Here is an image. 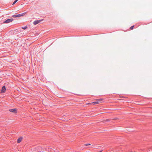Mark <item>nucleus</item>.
Returning a JSON list of instances; mask_svg holds the SVG:
<instances>
[{
  "label": "nucleus",
  "mask_w": 152,
  "mask_h": 152,
  "mask_svg": "<svg viewBox=\"0 0 152 152\" xmlns=\"http://www.w3.org/2000/svg\"><path fill=\"white\" fill-rule=\"evenodd\" d=\"M103 100V99H97L96 100V102H92V103H91V104H99V103H100V102L102 101Z\"/></svg>",
  "instance_id": "1"
},
{
  "label": "nucleus",
  "mask_w": 152,
  "mask_h": 152,
  "mask_svg": "<svg viewBox=\"0 0 152 152\" xmlns=\"http://www.w3.org/2000/svg\"><path fill=\"white\" fill-rule=\"evenodd\" d=\"M24 15V13H23L22 14H18V15H13V18L19 17L21 16H23V15Z\"/></svg>",
  "instance_id": "2"
},
{
  "label": "nucleus",
  "mask_w": 152,
  "mask_h": 152,
  "mask_svg": "<svg viewBox=\"0 0 152 152\" xmlns=\"http://www.w3.org/2000/svg\"><path fill=\"white\" fill-rule=\"evenodd\" d=\"M13 20V19L12 18H10L9 19H7L5 21H4V23H9L12 21Z\"/></svg>",
  "instance_id": "3"
},
{
  "label": "nucleus",
  "mask_w": 152,
  "mask_h": 152,
  "mask_svg": "<svg viewBox=\"0 0 152 152\" xmlns=\"http://www.w3.org/2000/svg\"><path fill=\"white\" fill-rule=\"evenodd\" d=\"M6 90V89L5 86H4L2 87L1 89V93H4L5 92Z\"/></svg>",
  "instance_id": "4"
},
{
  "label": "nucleus",
  "mask_w": 152,
  "mask_h": 152,
  "mask_svg": "<svg viewBox=\"0 0 152 152\" xmlns=\"http://www.w3.org/2000/svg\"><path fill=\"white\" fill-rule=\"evenodd\" d=\"M9 111L10 112H13L14 113H16L17 112V110H16L15 109H11L9 110Z\"/></svg>",
  "instance_id": "5"
},
{
  "label": "nucleus",
  "mask_w": 152,
  "mask_h": 152,
  "mask_svg": "<svg viewBox=\"0 0 152 152\" xmlns=\"http://www.w3.org/2000/svg\"><path fill=\"white\" fill-rule=\"evenodd\" d=\"M41 20H36V21H35L33 23H34V25H36L38 23H39L40 22Z\"/></svg>",
  "instance_id": "6"
},
{
  "label": "nucleus",
  "mask_w": 152,
  "mask_h": 152,
  "mask_svg": "<svg viewBox=\"0 0 152 152\" xmlns=\"http://www.w3.org/2000/svg\"><path fill=\"white\" fill-rule=\"evenodd\" d=\"M22 137L19 138L18 139V140H17L18 143H19L20 142H21V141H22Z\"/></svg>",
  "instance_id": "7"
},
{
  "label": "nucleus",
  "mask_w": 152,
  "mask_h": 152,
  "mask_svg": "<svg viewBox=\"0 0 152 152\" xmlns=\"http://www.w3.org/2000/svg\"><path fill=\"white\" fill-rule=\"evenodd\" d=\"M134 27V26H131L130 28V29L131 30H132L133 28Z\"/></svg>",
  "instance_id": "8"
},
{
  "label": "nucleus",
  "mask_w": 152,
  "mask_h": 152,
  "mask_svg": "<svg viewBox=\"0 0 152 152\" xmlns=\"http://www.w3.org/2000/svg\"><path fill=\"white\" fill-rule=\"evenodd\" d=\"M91 145V144H90V143L86 144H85V145H86V146H87V145Z\"/></svg>",
  "instance_id": "9"
},
{
  "label": "nucleus",
  "mask_w": 152,
  "mask_h": 152,
  "mask_svg": "<svg viewBox=\"0 0 152 152\" xmlns=\"http://www.w3.org/2000/svg\"><path fill=\"white\" fill-rule=\"evenodd\" d=\"M27 28V26H25L24 27H22V28L25 29H26Z\"/></svg>",
  "instance_id": "10"
},
{
  "label": "nucleus",
  "mask_w": 152,
  "mask_h": 152,
  "mask_svg": "<svg viewBox=\"0 0 152 152\" xmlns=\"http://www.w3.org/2000/svg\"><path fill=\"white\" fill-rule=\"evenodd\" d=\"M110 121V119H107L106 120V121Z\"/></svg>",
  "instance_id": "11"
},
{
  "label": "nucleus",
  "mask_w": 152,
  "mask_h": 152,
  "mask_svg": "<svg viewBox=\"0 0 152 152\" xmlns=\"http://www.w3.org/2000/svg\"><path fill=\"white\" fill-rule=\"evenodd\" d=\"M16 2L15 1L12 4L13 5Z\"/></svg>",
  "instance_id": "12"
},
{
  "label": "nucleus",
  "mask_w": 152,
  "mask_h": 152,
  "mask_svg": "<svg viewBox=\"0 0 152 152\" xmlns=\"http://www.w3.org/2000/svg\"><path fill=\"white\" fill-rule=\"evenodd\" d=\"M18 1V0H16L15 1L16 2H17Z\"/></svg>",
  "instance_id": "13"
},
{
  "label": "nucleus",
  "mask_w": 152,
  "mask_h": 152,
  "mask_svg": "<svg viewBox=\"0 0 152 152\" xmlns=\"http://www.w3.org/2000/svg\"><path fill=\"white\" fill-rule=\"evenodd\" d=\"M18 1V0H16L15 1L16 2H17Z\"/></svg>",
  "instance_id": "14"
},
{
  "label": "nucleus",
  "mask_w": 152,
  "mask_h": 152,
  "mask_svg": "<svg viewBox=\"0 0 152 152\" xmlns=\"http://www.w3.org/2000/svg\"><path fill=\"white\" fill-rule=\"evenodd\" d=\"M91 103H87V104H91Z\"/></svg>",
  "instance_id": "15"
},
{
  "label": "nucleus",
  "mask_w": 152,
  "mask_h": 152,
  "mask_svg": "<svg viewBox=\"0 0 152 152\" xmlns=\"http://www.w3.org/2000/svg\"><path fill=\"white\" fill-rule=\"evenodd\" d=\"M117 119V118H114V119H113V120H116Z\"/></svg>",
  "instance_id": "16"
}]
</instances>
